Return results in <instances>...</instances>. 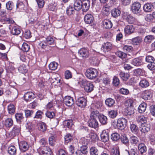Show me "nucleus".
Segmentation results:
<instances>
[{
	"label": "nucleus",
	"mask_w": 155,
	"mask_h": 155,
	"mask_svg": "<svg viewBox=\"0 0 155 155\" xmlns=\"http://www.w3.org/2000/svg\"><path fill=\"white\" fill-rule=\"evenodd\" d=\"M0 21L3 22V24L7 23L9 24V29L12 35H17L20 33V29L16 25L15 23L12 18L5 17L1 19Z\"/></svg>",
	"instance_id": "nucleus-1"
},
{
	"label": "nucleus",
	"mask_w": 155,
	"mask_h": 155,
	"mask_svg": "<svg viewBox=\"0 0 155 155\" xmlns=\"http://www.w3.org/2000/svg\"><path fill=\"white\" fill-rule=\"evenodd\" d=\"M133 101L132 100H128L125 103V112L128 115H131L134 113V108L133 106Z\"/></svg>",
	"instance_id": "nucleus-2"
},
{
	"label": "nucleus",
	"mask_w": 155,
	"mask_h": 155,
	"mask_svg": "<svg viewBox=\"0 0 155 155\" xmlns=\"http://www.w3.org/2000/svg\"><path fill=\"white\" fill-rule=\"evenodd\" d=\"M85 75L89 79H93L97 77V71L94 68H88L86 71Z\"/></svg>",
	"instance_id": "nucleus-3"
},
{
	"label": "nucleus",
	"mask_w": 155,
	"mask_h": 155,
	"mask_svg": "<svg viewBox=\"0 0 155 155\" xmlns=\"http://www.w3.org/2000/svg\"><path fill=\"white\" fill-rule=\"evenodd\" d=\"M127 120L124 118H120L117 119V125L114 126L115 128L120 130L124 129L126 126Z\"/></svg>",
	"instance_id": "nucleus-4"
},
{
	"label": "nucleus",
	"mask_w": 155,
	"mask_h": 155,
	"mask_svg": "<svg viewBox=\"0 0 155 155\" xmlns=\"http://www.w3.org/2000/svg\"><path fill=\"white\" fill-rule=\"evenodd\" d=\"M37 151L41 155H51L52 153L51 149L47 147H40L37 149Z\"/></svg>",
	"instance_id": "nucleus-5"
},
{
	"label": "nucleus",
	"mask_w": 155,
	"mask_h": 155,
	"mask_svg": "<svg viewBox=\"0 0 155 155\" xmlns=\"http://www.w3.org/2000/svg\"><path fill=\"white\" fill-rule=\"evenodd\" d=\"M82 85L85 91L87 92H91L94 89V85L91 83L87 81H84Z\"/></svg>",
	"instance_id": "nucleus-6"
},
{
	"label": "nucleus",
	"mask_w": 155,
	"mask_h": 155,
	"mask_svg": "<svg viewBox=\"0 0 155 155\" xmlns=\"http://www.w3.org/2000/svg\"><path fill=\"white\" fill-rule=\"evenodd\" d=\"M75 103L78 106L84 108L87 105V100L84 97H80L76 100Z\"/></svg>",
	"instance_id": "nucleus-7"
},
{
	"label": "nucleus",
	"mask_w": 155,
	"mask_h": 155,
	"mask_svg": "<svg viewBox=\"0 0 155 155\" xmlns=\"http://www.w3.org/2000/svg\"><path fill=\"white\" fill-rule=\"evenodd\" d=\"M141 4L137 2H135L133 3L131 5V10L134 14L139 13L141 12Z\"/></svg>",
	"instance_id": "nucleus-8"
},
{
	"label": "nucleus",
	"mask_w": 155,
	"mask_h": 155,
	"mask_svg": "<svg viewBox=\"0 0 155 155\" xmlns=\"http://www.w3.org/2000/svg\"><path fill=\"white\" fill-rule=\"evenodd\" d=\"M20 150L22 152H25L28 150L29 147V145L28 143L25 141H22L20 142L19 143Z\"/></svg>",
	"instance_id": "nucleus-9"
},
{
	"label": "nucleus",
	"mask_w": 155,
	"mask_h": 155,
	"mask_svg": "<svg viewBox=\"0 0 155 155\" xmlns=\"http://www.w3.org/2000/svg\"><path fill=\"white\" fill-rule=\"evenodd\" d=\"M64 103L67 106L70 107L74 104V101L73 97L70 96H66L64 98Z\"/></svg>",
	"instance_id": "nucleus-10"
},
{
	"label": "nucleus",
	"mask_w": 155,
	"mask_h": 155,
	"mask_svg": "<svg viewBox=\"0 0 155 155\" xmlns=\"http://www.w3.org/2000/svg\"><path fill=\"white\" fill-rule=\"evenodd\" d=\"M152 91L150 90H145L141 94V97L145 100L150 99L152 97Z\"/></svg>",
	"instance_id": "nucleus-11"
},
{
	"label": "nucleus",
	"mask_w": 155,
	"mask_h": 155,
	"mask_svg": "<svg viewBox=\"0 0 155 155\" xmlns=\"http://www.w3.org/2000/svg\"><path fill=\"white\" fill-rule=\"evenodd\" d=\"M143 59L141 57L134 58L131 61V63L134 66L139 67L143 64Z\"/></svg>",
	"instance_id": "nucleus-12"
},
{
	"label": "nucleus",
	"mask_w": 155,
	"mask_h": 155,
	"mask_svg": "<svg viewBox=\"0 0 155 155\" xmlns=\"http://www.w3.org/2000/svg\"><path fill=\"white\" fill-rule=\"evenodd\" d=\"M21 130L20 125H14V127L11 131V134L12 137H15L18 135L20 133Z\"/></svg>",
	"instance_id": "nucleus-13"
},
{
	"label": "nucleus",
	"mask_w": 155,
	"mask_h": 155,
	"mask_svg": "<svg viewBox=\"0 0 155 155\" xmlns=\"http://www.w3.org/2000/svg\"><path fill=\"white\" fill-rule=\"evenodd\" d=\"M78 53L80 56L84 58H87L89 55L88 50L85 48H81L79 50Z\"/></svg>",
	"instance_id": "nucleus-14"
},
{
	"label": "nucleus",
	"mask_w": 155,
	"mask_h": 155,
	"mask_svg": "<svg viewBox=\"0 0 155 155\" xmlns=\"http://www.w3.org/2000/svg\"><path fill=\"white\" fill-rule=\"evenodd\" d=\"M82 9L83 12H86L89 9L90 1L89 0H85L82 2Z\"/></svg>",
	"instance_id": "nucleus-15"
},
{
	"label": "nucleus",
	"mask_w": 155,
	"mask_h": 155,
	"mask_svg": "<svg viewBox=\"0 0 155 155\" xmlns=\"http://www.w3.org/2000/svg\"><path fill=\"white\" fill-rule=\"evenodd\" d=\"M112 48V44L109 42H107L103 45L101 49L102 51L105 53L110 51Z\"/></svg>",
	"instance_id": "nucleus-16"
},
{
	"label": "nucleus",
	"mask_w": 155,
	"mask_h": 155,
	"mask_svg": "<svg viewBox=\"0 0 155 155\" xmlns=\"http://www.w3.org/2000/svg\"><path fill=\"white\" fill-rule=\"evenodd\" d=\"M134 27L133 25H129L125 27L124 31L126 34L130 35L134 32Z\"/></svg>",
	"instance_id": "nucleus-17"
},
{
	"label": "nucleus",
	"mask_w": 155,
	"mask_h": 155,
	"mask_svg": "<svg viewBox=\"0 0 155 155\" xmlns=\"http://www.w3.org/2000/svg\"><path fill=\"white\" fill-rule=\"evenodd\" d=\"M25 100L26 101H30L35 97L34 94L31 92H28L24 96Z\"/></svg>",
	"instance_id": "nucleus-18"
},
{
	"label": "nucleus",
	"mask_w": 155,
	"mask_h": 155,
	"mask_svg": "<svg viewBox=\"0 0 155 155\" xmlns=\"http://www.w3.org/2000/svg\"><path fill=\"white\" fill-rule=\"evenodd\" d=\"M101 137L102 141L104 142H107L109 139V135L108 132L104 130L101 134Z\"/></svg>",
	"instance_id": "nucleus-19"
},
{
	"label": "nucleus",
	"mask_w": 155,
	"mask_h": 155,
	"mask_svg": "<svg viewBox=\"0 0 155 155\" xmlns=\"http://www.w3.org/2000/svg\"><path fill=\"white\" fill-rule=\"evenodd\" d=\"M88 126L92 128H96L98 126V122L97 119H90L88 122Z\"/></svg>",
	"instance_id": "nucleus-20"
},
{
	"label": "nucleus",
	"mask_w": 155,
	"mask_h": 155,
	"mask_svg": "<svg viewBox=\"0 0 155 155\" xmlns=\"http://www.w3.org/2000/svg\"><path fill=\"white\" fill-rule=\"evenodd\" d=\"M150 126L149 124L147 123L141 124L140 127V131L141 132L145 133L150 130Z\"/></svg>",
	"instance_id": "nucleus-21"
},
{
	"label": "nucleus",
	"mask_w": 155,
	"mask_h": 155,
	"mask_svg": "<svg viewBox=\"0 0 155 155\" xmlns=\"http://www.w3.org/2000/svg\"><path fill=\"white\" fill-rule=\"evenodd\" d=\"M129 141L130 143L134 146L137 145L139 143L138 138L136 136L134 135L130 137Z\"/></svg>",
	"instance_id": "nucleus-22"
},
{
	"label": "nucleus",
	"mask_w": 155,
	"mask_h": 155,
	"mask_svg": "<svg viewBox=\"0 0 155 155\" xmlns=\"http://www.w3.org/2000/svg\"><path fill=\"white\" fill-rule=\"evenodd\" d=\"M78 146L80 147L81 149L78 152H76V153H79V155H82V154H86L87 153V146L78 145Z\"/></svg>",
	"instance_id": "nucleus-23"
},
{
	"label": "nucleus",
	"mask_w": 155,
	"mask_h": 155,
	"mask_svg": "<svg viewBox=\"0 0 155 155\" xmlns=\"http://www.w3.org/2000/svg\"><path fill=\"white\" fill-rule=\"evenodd\" d=\"M82 2L80 0H76L74 4V8L76 10L78 11L82 8Z\"/></svg>",
	"instance_id": "nucleus-24"
},
{
	"label": "nucleus",
	"mask_w": 155,
	"mask_h": 155,
	"mask_svg": "<svg viewBox=\"0 0 155 155\" xmlns=\"http://www.w3.org/2000/svg\"><path fill=\"white\" fill-rule=\"evenodd\" d=\"M63 124L65 127H68L69 129L72 128L74 126L73 120H72L64 121Z\"/></svg>",
	"instance_id": "nucleus-25"
},
{
	"label": "nucleus",
	"mask_w": 155,
	"mask_h": 155,
	"mask_svg": "<svg viewBox=\"0 0 155 155\" xmlns=\"http://www.w3.org/2000/svg\"><path fill=\"white\" fill-rule=\"evenodd\" d=\"M93 16L91 14L86 15L84 17V21L87 24H91L93 22Z\"/></svg>",
	"instance_id": "nucleus-26"
},
{
	"label": "nucleus",
	"mask_w": 155,
	"mask_h": 155,
	"mask_svg": "<svg viewBox=\"0 0 155 155\" xmlns=\"http://www.w3.org/2000/svg\"><path fill=\"white\" fill-rule=\"evenodd\" d=\"M143 10L145 12H150L153 10L151 3H147L145 4L143 6Z\"/></svg>",
	"instance_id": "nucleus-27"
},
{
	"label": "nucleus",
	"mask_w": 155,
	"mask_h": 155,
	"mask_svg": "<svg viewBox=\"0 0 155 155\" xmlns=\"http://www.w3.org/2000/svg\"><path fill=\"white\" fill-rule=\"evenodd\" d=\"M103 25L104 27L107 29L110 28L112 26V24L111 21L107 20H104L103 21Z\"/></svg>",
	"instance_id": "nucleus-28"
},
{
	"label": "nucleus",
	"mask_w": 155,
	"mask_h": 155,
	"mask_svg": "<svg viewBox=\"0 0 155 155\" xmlns=\"http://www.w3.org/2000/svg\"><path fill=\"white\" fill-rule=\"evenodd\" d=\"M123 19L127 21L129 23L131 24L133 22L134 18L130 15L124 14L122 16Z\"/></svg>",
	"instance_id": "nucleus-29"
},
{
	"label": "nucleus",
	"mask_w": 155,
	"mask_h": 155,
	"mask_svg": "<svg viewBox=\"0 0 155 155\" xmlns=\"http://www.w3.org/2000/svg\"><path fill=\"white\" fill-rule=\"evenodd\" d=\"M75 9L73 6L70 5L66 9V13L69 16L72 15L75 13Z\"/></svg>",
	"instance_id": "nucleus-30"
},
{
	"label": "nucleus",
	"mask_w": 155,
	"mask_h": 155,
	"mask_svg": "<svg viewBox=\"0 0 155 155\" xmlns=\"http://www.w3.org/2000/svg\"><path fill=\"white\" fill-rule=\"evenodd\" d=\"M15 117L17 122L21 123L23 120V114L21 113H16L15 114Z\"/></svg>",
	"instance_id": "nucleus-31"
},
{
	"label": "nucleus",
	"mask_w": 155,
	"mask_h": 155,
	"mask_svg": "<svg viewBox=\"0 0 155 155\" xmlns=\"http://www.w3.org/2000/svg\"><path fill=\"white\" fill-rule=\"evenodd\" d=\"M4 124L6 127L10 128L13 124V120L11 118H7L5 120Z\"/></svg>",
	"instance_id": "nucleus-32"
},
{
	"label": "nucleus",
	"mask_w": 155,
	"mask_h": 155,
	"mask_svg": "<svg viewBox=\"0 0 155 155\" xmlns=\"http://www.w3.org/2000/svg\"><path fill=\"white\" fill-rule=\"evenodd\" d=\"M155 39V37L152 35L146 36L144 39V42L147 44L151 43L152 41Z\"/></svg>",
	"instance_id": "nucleus-33"
},
{
	"label": "nucleus",
	"mask_w": 155,
	"mask_h": 155,
	"mask_svg": "<svg viewBox=\"0 0 155 155\" xmlns=\"http://www.w3.org/2000/svg\"><path fill=\"white\" fill-rule=\"evenodd\" d=\"M117 115V110H112L108 111V115L111 118H115Z\"/></svg>",
	"instance_id": "nucleus-34"
},
{
	"label": "nucleus",
	"mask_w": 155,
	"mask_h": 155,
	"mask_svg": "<svg viewBox=\"0 0 155 155\" xmlns=\"http://www.w3.org/2000/svg\"><path fill=\"white\" fill-rule=\"evenodd\" d=\"M138 149L141 154L147 151V147L143 143H140L138 144Z\"/></svg>",
	"instance_id": "nucleus-35"
},
{
	"label": "nucleus",
	"mask_w": 155,
	"mask_h": 155,
	"mask_svg": "<svg viewBox=\"0 0 155 155\" xmlns=\"http://www.w3.org/2000/svg\"><path fill=\"white\" fill-rule=\"evenodd\" d=\"M147 104L145 103H142L138 107V111L140 113L144 112L146 110L147 107Z\"/></svg>",
	"instance_id": "nucleus-36"
},
{
	"label": "nucleus",
	"mask_w": 155,
	"mask_h": 155,
	"mask_svg": "<svg viewBox=\"0 0 155 155\" xmlns=\"http://www.w3.org/2000/svg\"><path fill=\"white\" fill-rule=\"evenodd\" d=\"M111 14L113 17L116 18L120 16V11L118 9L115 8L112 10Z\"/></svg>",
	"instance_id": "nucleus-37"
},
{
	"label": "nucleus",
	"mask_w": 155,
	"mask_h": 155,
	"mask_svg": "<svg viewBox=\"0 0 155 155\" xmlns=\"http://www.w3.org/2000/svg\"><path fill=\"white\" fill-rule=\"evenodd\" d=\"M99 112L98 111H93L91 113L90 119L97 120V119L99 118Z\"/></svg>",
	"instance_id": "nucleus-38"
},
{
	"label": "nucleus",
	"mask_w": 155,
	"mask_h": 155,
	"mask_svg": "<svg viewBox=\"0 0 155 155\" xmlns=\"http://www.w3.org/2000/svg\"><path fill=\"white\" fill-rule=\"evenodd\" d=\"M16 149L13 146L9 147L8 148V152L11 155H15L16 153Z\"/></svg>",
	"instance_id": "nucleus-39"
},
{
	"label": "nucleus",
	"mask_w": 155,
	"mask_h": 155,
	"mask_svg": "<svg viewBox=\"0 0 155 155\" xmlns=\"http://www.w3.org/2000/svg\"><path fill=\"white\" fill-rule=\"evenodd\" d=\"M130 128L131 132L133 134H137L138 132V128L137 126L134 124H131L130 126Z\"/></svg>",
	"instance_id": "nucleus-40"
},
{
	"label": "nucleus",
	"mask_w": 155,
	"mask_h": 155,
	"mask_svg": "<svg viewBox=\"0 0 155 155\" xmlns=\"http://www.w3.org/2000/svg\"><path fill=\"white\" fill-rule=\"evenodd\" d=\"M115 100L111 98L107 99L105 101L106 104L109 107H112L115 103Z\"/></svg>",
	"instance_id": "nucleus-41"
},
{
	"label": "nucleus",
	"mask_w": 155,
	"mask_h": 155,
	"mask_svg": "<svg viewBox=\"0 0 155 155\" xmlns=\"http://www.w3.org/2000/svg\"><path fill=\"white\" fill-rule=\"evenodd\" d=\"M139 85L141 87L144 88L148 87L149 86V83L147 80L143 79L140 81Z\"/></svg>",
	"instance_id": "nucleus-42"
},
{
	"label": "nucleus",
	"mask_w": 155,
	"mask_h": 155,
	"mask_svg": "<svg viewBox=\"0 0 155 155\" xmlns=\"http://www.w3.org/2000/svg\"><path fill=\"white\" fill-rule=\"evenodd\" d=\"M119 75L123 80L126 81L128 80L130 77V74L129 73H124L122 72L120 73Z\"/></svg>",
	"instance_id": "nucleus-43"
},
{
	"label": "nucleus",
	"mask_w": 155,
	"mask_h": 155,
	"mask_svg": "<svg viewBox=\"0 0 155 155\" xmlns=\"http://www.w3.org/2000/svg\"><path fill=\"white\" fill-rule=\"evenodd\" d=\"M8 113L11 114H13L15 111V108L12 104H10L8 105Z\"/></svg>",
	"instance_id": "nucleus-44"
},
{
	"label": "nucleus",
	"mask_w": 155,
	"mask_h": 155,
	"mask_svg": "<svg viewBox=\"0 0 155 155\" xmlns=\"http://www.w3.org/2000/svg\"><path fill=\"white\" fill-rule=\"evenodd\" d=\"M120 135L117 133H113L111 135V138L114 141H117L120 139Z\"/></svg>",
	"instance_id": "nucleus-45"
},
{
	"label": "nucleus",
	"mask_w": 155,
	"mask_h": 155,
	"mask_svg": "<svg viewBox=\"0 0 155 155\" xmlns=\"http://www.w3.org/2000/svg\"><path fill=\"white\" fill-rule=\"evenodd\" d=\"M99 119L100 122L102 124L104 125L107 123V118L104 115H100L99 117Z\"/></svg>",
	"instance_id": "nucleus-46"
},
{
	"label": "nucleus",
	"mask_w": 155,
	"mask_h": 155,
	"mask_svg": "<svg viewBox=\"0 0 155 155\" xmlns=\"http://www.w3.org/2000/svg\"><path fill=\"white\" fill-rule=\"evenodd\" d=\"M58 64L54 61L51 62L49 65V69L52 70H56L58 67Z\"/></svg>",
	"instance_id": "nucleus-47"
},
{
	"label": "nucleus",
	"mask_w": 155,
	"mask_h": 155,
	"mask_svg": "<svg viewBox=\"0 0 155 155\" xmlns=\"http://www.w3.org/2000/svg\"><path fill=\"white\" fill-rule=\"evenodd\" d=\"M137 122L140 123L141 124H146L147 122V118L143 116H140L138 117L137 119Z\"/></svg>",
	"instance_id": "nucleus-48"
},
{
	"label": "nucleus",
	"mask_w": 155,
	"mask_h": 155,
	"mask_svg": "<svg viewBox=\"0 0 155 155\" xmlns=\"http://www.w3.org/2000/svg\"><path fill=\"white\" fill-rule=\"evenodd\" d=\"M133 44L134 45H137L141 42V38L137 37L132 39Z\"/></svg>",
	"instance_id": "nucleus-49"
},
{
	"label": "nucleus",
	"mask_w": 155,
	"mask_h": 155,
	"mask_svg": "<svg viewBox=\"0 0 155 155\" xmlns=\"http://www.w3.org/2000/svg\"><path fill=\"white\" fill-rule=\"evenodd\" d=\"M38 128L39 130L44 132L47 129L46 124L44 123H40L38 124Z\"/></svg>",
	"instance_id": "nucleus-50"
},
{
	"label": "nucleus",
	"mask_w": 155,
	"mask_h": 155,
	"mask_svg": "<svg viewBox=\"0 0 155 155\" xmlns=\"http://www.w3.org/2000/svg\"><path fill=\"white\" fill-rule=\"evenodd\" d=\"M6 7L7 10L11 11L14 7V3L12 1H9L6 3Z\"/></svg>",
	"instance_id": "nucleus-51"
},
{
	"label": "nucleus",
	"mask_w": 155,
	"mask_h": 155,
	"mask_svg": "<svg viewBox=\"0 0 155 155\" xmlns=\"http://www.w3.org/2000/svg\"><path fill=\"white\" fill-rule=\"evenodd\" d=\"M90 152L91 155H98V151L97 149L94 147H92L90 148Z\"/></svg>",
	"instance_id": "nucleus-52"
},
{
	"label": "nucleus",
	"mask_w": 155,
	"mask_h": 155,
	"mask_svg": "<svg viewBox=\"0 0 155 155\" xmlns=\"http://www.w3.org/2000/svg\"><path fill=\"white\" fill-rule=\"evenodd\" d=\"M73 138L72 135L69 133L67 134L64 137L65 140L67 143L72 141Z\"/></svg>",
	"instance_id": "nucleus-53"
},
{
	"label": "nucleus",
	"mask_w": 155,
	"mask_h": 155,
	"mask_svg": "<svg viewBox=\"0 0 155 155\" xmlns=\"http://www.w3.org/2000/svg\"><path fill=\"white\" fill-rule=\"evenodd\" d=\"M30 46L26 43H24L22 46L21 49L24 52H27L30 49Z\"/></svg>",
	"instance_id": "nucleus-54"
},
{
	"label": "nucleus",
	"mask_w": 155,
	"mask_h": 155,
	"mask_svg": "<svg viewBox=\"0 0 155 155\" xmlns=\"http://www.w3.org/2000/svg\"><path fill=\"white\" fill-rule=\"evenodd\" d=\"M122 142L126 145L129 144V140L127 137L125 135H123L120 138Z\"/></svg>",
	"instance_id": "nucleus-55"
},
{
	"label": "nucleus",
	"mask_w": 155,
	"mask_h": 155,
	"mask_svg": "<svg viewBox=\"0 0 155 155\" xmlns=\"http://www.w3.org/2000/svg\"><path fill=\"white\" fill-rule=\"evenodd\" d=\"M18 70L21 73H26L27 71L26 66L24 64L21 65L18 67Z\"/></svg>",
	"instance_id": "nucleus-56"
},
{
	"label": "nucleus",
	"mask_w": 155,
	"mask_h": 155,
	"mask_svg": "<svg viewBox=\"0 0 155 155\" xmlns=\"http://www.w3.org/2000/svg\"><path fill=\"white\" fill-rule=\"evenodd\" d=\"M44 114V113L42 111L40 110H38L36 113L35 116L34 118L37 119H41L42 115Z\"/></svg>",
	"instance_id": "nucleus-57"
},
{
	"label": "nucleus",
	"mask_w": 155,
	"mask_h": 155,
	"mask_svg": "<svg viewBox=\"0 0 155 155\" xmlns=\"http://www.w3.org/2000/svg\"><path fill=\"white\" fill-rule=\"evenodd\" d=\"M24 7V4L21 2H18L16 5L17 9L18 11H20L21 10L23 9Z\"/></svg>",
	"instance_id": "nucleus-58"
},
{
	"label": "nucleus",
	"mask_w": 155,
	"mask_h": 155,
	"mask_svg": "<svg viewBox=\"0 0 155 155\" xmlns=\"http://www.w3.org/2000/svg\"><path fill=\"white\" fill-rule=\"evenodd\" d=\"M110 9L107 7H103L102 10V13L104 16H107L109 15Z\"/></svg>",
	"instance_id": "nucleus-59"
},
{
	"label": "nucleus",
	"mask_w": 155,
	"mask_h": 155,
	"mask_svg": "<svg viewBox=\"0 0 155 155\" xmlns=\"http://www.w3.org/2000/svg\"><path fill=\"white\" fill-rule=\"evenodd\" d=\"M24 112L25 116L27 118L31 117V115L34 113V111L28 110H25Z\"/></svg>",
	"instance_id": "nucleus-60"
},
{
	"label": "nucleus",
	"mask_w": 155,
	"mask_h": 155,
	"mask_svg": "<svg viewBox=\"0 0 155 155\" xmlns=\"http://www.w3.org/2000/svg\"><path fill=\"white\" fill-rule=\"evenodd\" d=\"M113 84L115 86H118L120 84V80L119 78L114 76L113 79Z\"/></svg>",
	"instance_id": "nucleus-61"
},
{
	"label": "nucleus",
	"mask_w": 155,
	"mask_h": 155,
	"mask_svg": "<svg viewBox=\"0 0 155 155\" xmlns=\"http://www.w3.org/2000/svg\"><path fill=\"white\" fill-rule=\"evenodd\" d=\"M55 137L54 136H52L49 138V144L51 146H53L55 142Z\"/></svg>",
	"instance_id": "nucleus-62"
},
{
	"label": "nucleus",
	"mask_w": 155,
	"mask_h": 155,
	"mask_svg": "<svg viewBox=\"0 0 155 155\" xmlns=\"http://www.w3.org/2000/svg\"><path fill=\"white\" fill-rule=\"evenodd\" d=\"M116 54L119 58H125L127 56V54L120 51H118L116 53Z\"/></svg>",
	"instance_id": "nucleus-63"
},
{
	"label": "nucleus",
	"mask_w": 155,
	"mask_h": 155,
	"mask_svg": "<svg viewBox=\"0 0 155 155\" xmlns=\"http://www.w3.org/2000/svg\"><path fill=\"white\" fill-rule=\"evenodd\" d=\"M45 40L48 45L53 44L54 42V39L50 37L47 38Z\"/></svg>",
	"instance_id": "nucleus-64"
}]
</instances>
